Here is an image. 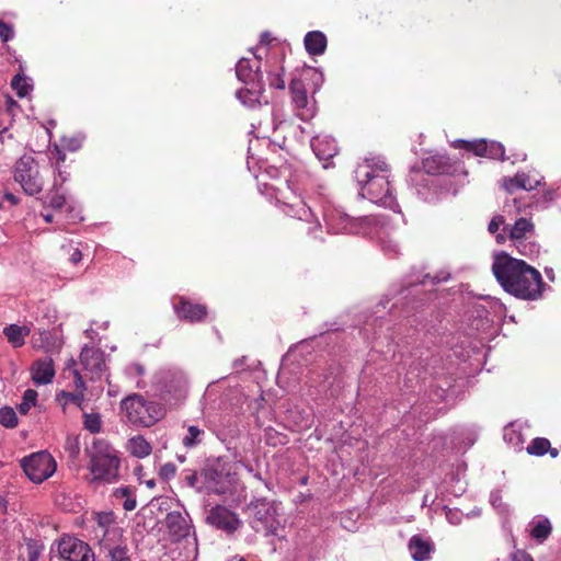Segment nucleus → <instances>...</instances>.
Listing matches in <instances>:
<instances>
[{
    "mask_svg": "<svg viewBox=\"0 0 561 561\" xmlns=\"http://www.w3.org/2000/svg\"><path fill=\"white\" fill-rule=\"evenodd\" d=\"M492 272L506 293L522 300L540 299L547 287L537 268L505 252L494 255Z\"/></svg>",
    "mask_w": 561,
    "mask_h": 561,
    "instance_id": "f257e3e1",
    "label": "nucleus"
},
{
    "mask_svg": "<svg viewBox=\"0 0 561 561\" xmlns=\"http://www.w3.org/2000/svg\"><path fill=\"white\" fill-rule=\"evenodd\" d=\"M362 197L375 204L392 207L396 198L389 180V165L380 157L365 158L354 170Z\"/></svg>",
    "mask_w": 561,
    "mask_h": 561,
    "instance_id": "f03ea898",
    "label": "nucleus"
},
{
    "mask_svg": "<svg viewBox=\"0 0 561 561\" xmlns=\"http://www.w3.org/2000/svg\"><path fill=\"white\" fill-rule=\"evenodd\" d=\"M262 58L254 54V58H241L236 65V75L239 81L247 87L237 91V99L245 106L254 108L262 103L267 104L265 96V82L261 71Z\"/></svg>",
    "mask_w": 561,
    "mask_h": 561,
    "instance_id": "7ed1b4c3",
    "label": "nucleus"
},
{
    "mask_svg": "<svg viewBox=\"0 0 561 561\" xmlns=\"http://www.w3.org/2000/svg\"><path fill=\"white\" fill-rule=\"evenodd\" d=\"M121 410L126 420L135 426L149 427L164 416L162 404L146 400L138 393L124 398L121 402Z\"/></svg>",
    "mask_w": 561,
    "mask_h": 561,
    "instance_id": "20e7f679",
    "label": "nucleus"
},
{
    "mask_svg": "<svg viewBox=\"0 0 561 561\" xmlns=\"http://www.w3.org/2000/svg\"><path fill=\"white\" fill-rule=\"evenodd\" d=\"M90 458V471L93 480L114 483L119 478L121 460L116 450L105 442H95Z\"/></svg>",
    "mask_w": 561,
    "mask_h": 561,
    "instance_id": "39448f33",
    "label": "nucleus"
},
{
    "mask_svg": "<svg viewBox=\"0 0 561 561\" xmlns=\"http://www.w3.org/2000/svg\"><path fill=\"white\" fill-rule=\"evenodd\" d=\"M202 477L205 489L216 494H225L233 482L230 466L221 458L208 459L202 469Z\"/></svg>",
    "mask_w": 561,
    "mask_h": 561,
    "instance_id": "423d86ee",
    "label": "nucleus"
},
{
    "mask_svg": "<svg viewBox=\"0 0 561 561\" xmlns=\"http://www.w3.org/2000/svg\"><path fill=\"white\" fill-rule=\"evenodd\" d=\"M247 511L252 516L251 526L255 531H264L266 536L276 534L278 522L275 502L255 499L248 504Z\"/></svg>",
    "mask_w": 561,
    "mask_h": 561,
    "instance_id": "0eeeda50",
    "label": "nucleus"
},
{
    "mask_svg": "<svg viewBox=\"0 0 561 561\" xmlns=\"http://www.w3.org/2000/svg\"><path fill=\"white\" fill-rule=\"evenodd\" d=\"M14 180L22 186L27 195L42 192L44 180L39 174L38 164L30 154L22 156L14 167Z\"/></svg>",
    "mask_w": 561,
    "mask_h": 561,
    "instance_id": "6e6552de",
    "label": "nucleus"
},
{
    "mask_svg": "<svg viewBox=\"0 0 561 561\" xmlns=\"http://www.w3.org/2000/svg\"><path fill=\"white\" fill-rule=\"evenodd\" d=\"M21 467L34 483H42L54 474L57 463L47 451H37L21 460Z\"/></svg>",
    "mask_w": 561,
    "mask_h": 561,
    "instance_id": "1a4fd4ad",
    "label": "nucleus"
},
{
    "mask_svg": "<svg viewBox=\"0 0 561 561\" xmlns=\"http://www.w3.org/2000/svg\"><path fill=\"white\" fill-rule=\"evenodd\" d=\"M503 231H507L513 245L522 255L531 256L538 253V245L534 242L526 241L527 234L534 231V224L529 219L519 218L513 226H505Z\"/></svg>",
    "mask_w": 561,
    "mask_h": 561,
    "instance_id": "9d476101",
    "label": "nucleus"
},
{
    "mask_svg": "<svg viewBox=\"0 0 561 561\" xmlns=\"http://www.w3.org/2000/svg\"><path fill=\"white\" fill-rule=\"evenodd\" d=\"M58 553L65 561H94V553L91 547L71 536L60 539L58 542Z\"/></svg>",
    "mask_w": 561,
    "mask_h": 561,
    "instance_id": "9b49d317",
    "label": "nucleus"
},
{
    "mask_svg": "<svg viewBox=\"0 0 561 561\" xmlns=\"http://www.w3.org/2000/svg\"><path fill=\"white\" fill-rule=\"evenodd\" d=\"M323 216L328 229L334 233H359L362 222L366 220L351 217L339 209L325 210Z\"/></svg>",
    "mask_w": 561,
    "mask_h": 561,
    "instance_id": "f8f14e48",
    "label": "nucleus"
},
{
    "mask_svg": "<svg viewBox=\"0 0 561 561\" xmlns=\"http://www.w3.org/2000/svg\"><path fill=\"white\" fill-rule=\"evenodd\" d=\"M289 92L296 115L301 121H309L314 116V103L309 101L304 82L298 78H293L289 83Z\"/></svg>",
    "mask_w": 561,
    "mask_h": 561,
    "instance_id": "ddd939ff",
    "label": "nucleus"
},
{
    "mask_svg": "<svg viewBox=\"0 0 561 561\" xmlns=\"http://www.w3.org/2000/svg\"><path fill=\"white\" fill-rule=\"evenodd\" d=\"M206 523L227 534L234 533L241 525L237 514L222 505H216L208 511Z\"/></svg>",
    "mask_w": 561,
    "mask_h": 561,
    "instance_id": "4468645a",
    "label": "nucleus"
},
{
    "mask_svg": "<svg viewBox=\"0 0 561 561\" xmlns=\"http://www.w3.org/2000/svg\"><path fill=\"white\" fill-rule=\"evenodd\" d=\"M164 525L172 541H180L190 536L194 529L190 515L184 512H169L164 519Z\"/></svg>",
    "mask_w": 561,
    "mask_h": 561,
    "instance_id": "2eb2a0df",
    "label": "nucleus"
},
{
    "mask_svg": "<svg viewBox=\"0 0 561 561\" xmlns=\"http://www.w3.org/2000/svg\"><path fill=\"white\" fill-rule=\"evenodd\" d=\"M173 310L180 320L191 323L199 322L207 316L205 305L194 304L184 296L173 298Z\"/></svg>",
    "mask_w": 561,
    "mask_h": 561,
    "instance_id": "dca6fc26",
    "label": "nucleus"
},
{
    "mask_svg": "<svg viewBox=\"0 0 561 561\" xmlns=\"http://www.w3.org/2000/svg\"><path fill=\"white\" fill-rule=\"evenodd\" d=\"M456 144L465 148L467 151L473 152L477 156L505 160V148L501 142H488L485 139H479L473 141L459 139L456 141Z\"/></svg>",
    "mask_w": 561,
    "mask_h": 561,
    "instance_id": "f3484780",
    "label": "nucleus"
},
{
    "mask_svg": "<svg viewBox=\"0 0 561 561\" xmlns=\"http://www.w3.org/2000/svg\"><path fill=\"white\" fill-rule=\"evenodd\" d=\"M80 362L91 380L101 378L105 368L104 353L101 350L84 346L80 353Z\"/></svg>",
    "mask_w": 561,
    "mask_h": 561,
    "instance_id": "a211bd4d",
    "label": "nucleus"
},
{
    "mask_svg": "<svg viewBox=\"0 0 561 561\" xmlns=\"http://www.w3.org/2000/svg\"><path fill=\"white\" fill-rule=\"evenodd\" d=\"M311 148L317 158L323 162V168L325 169L330 167V160L339 152L335 139L329 135L313 137L311 139Z\"/></svg>",
    "mask_w": 561,
    "mask_h": 561,
    "instance_id": "6ab92c4d",
    "label": "nucleus"
},
{
    "mask_svg": "<svg viewBox=\"0 0 561 561\" xmlns=\"http://www.w3.org/2000/svg\"><path fill=\"white\" fill-rule=\"evenodd\" d=\"M289 210L288 214L293 217H297L299 220L307 222L309 226L307 227V232L309 234H312L313 238H320L317 232H321V225L316 219L314 224L312 225V220L314 219V214L311 210V208L302 201L299 199L295 204L288 205Z\"/></svg>",
    "mask_w": 561,
    "mask_h": 561,
    "instance_id": "aec40b11",
    "label": "nucleus"
},
{
    "mask_svg": "<svg viewBox=\"0 0 561 561\" xmlns=\"http://www.w3.org/2000/svg\"><path fill=\"white\" fill-rule=\"evenodd\" d=\"M450 278V274L446 271H440L436 273L435 275L424 274L422 276L410 274L407 276V278L403 280V283L400 285V288L396 289V295H403V297H407L408 295H404L407 290L410 288L415 287L416 285L425 284L427 279L432 282V284H439L442 282H447Z\"/></svg>",
    "mask_w": 561,
    "mask_h": 561,
    "instance_id": "412c9836",
    "label": "nucleus"
},
{
    "mask_svg": "<svg viewBox=\"0 0 561 561\" xmlns=\"http://www.w3.org/2000/svg\"><path fill=\"white\" fill-rule=\"evenodd\" d=\"M72 373H73V376H75L76 390L73 392H68V391H65V390L60 391L57 394V400L59 402H62V400H64V404L72 403L76 407H78L81 410H83L84 391L87 390V387H85V383H84V381L82 379L81 374L77 369H73Z\"/></svg>",
    "mask_w": 561,
    "mask_h": 561,
    "instance_id": "4be33fe9",
    "label": "nucleus"
},
{
    "mask_svg": "<svg viewBox=\"0 0 561 561\" xmlns=\"http://www.w3.org/2000/svg\"><path fill=\"white\" fill-rule=\"evenodd\" d=\"M55 376L54 363L50 357L35 360L32 365V379L37 385H48Z\"/></svg>",
    "mask_w": 561,
    "mask_h": 561,
    "instance_id": "5701e85b",
    "label": "nucleus"
},
{
    "mask_svg": "<svg viewBox=\"0 0 561 561\" xmlns=\"http://www.w3.org/2000/svg\"><path fill=\"white\" fill-rule=\"evenodd\" d=\"M411 180L417 182L415 187L416 194L422 201L427 203H433L436 201L433 187L437 186V180L425 176V174L421 171L414 172L411 176Z\"/></svg>",
    "mask_w": 561,
    "mask_h": 561,
    "instance_id": "b1692460",
    "label": "nucleus"
},
{
    "mask_svg": "<svg viewBox=\"0 0 561 561\" xmlns=\"http://www.w3.org/2000/svg\"><path fill=\"white\" fill-rule=\"evenodd\" d=\"M423 169L427 175L449 174L455 169L445 154H434L423 160Z\"/></svg>",
    "mask_w": 561,
    "mask_h": 561,
    "instance_id": "393cba45",
    "label": "nucleus"
},
{
    "mask_svg": "<svg viewBox=\"0 0 561 561\" xmlns=\"http://www.w3.org/2000/svg\"><path fill=\"white\" fill-rule=\"evenodd\" d=\"M409 551L414 561H427L434 551V545L430 540L423 539L419 535L410 538L408 543Z\"/></svg>",
    "mask_w": 561,
    "mask_h": 561,
    "instance_id": "a878e982",
    "label": "nucleus"
},
{
    "mask_svg": "<svg viewBox=\"0 0 561 561\" xmlns=\"http://www.w3.org/2000/svg\"><path fill=\"white\" fill-rule=\"evenodd\" d=\"M530 537L538 543H543L552 533V525L548 517L538 515L528 524Z\"/></svg>",
    "mask_w": 561,
    "mask_h": 561,
    "instance_id": "bb28decb",
    "label": "nucleus"
},
{
    "mask_svg": "<svg viewBox=\"0 0 561 561\" xmlns=\"http://www.w3.org/2000/svg\"><path fill=\"white\" fill-rule=\"evenodd\" d=\"M539 184L538 180L531 181L530 176L524 172H517L513 178L503 179V188L508 193H513L516 190L531 191Z\"/></svg>",
    "mask_w": 561,
    "mask_h": 561,
    "instance_id": "cd10ccee",
    "label": "nucleus"
},
{
    "mask_svg": "<svg viewBox=\"0 0 561 561\" xmlns=\"http://www.w3.org/2000/svg\"><path fill=\"white\" fill-rule=\"evenodd\" d=\"M306 50L311 56H320L327 49V36L320 31L308 32L304 39Z\"/></svg>",
    "mask_w": 561,
    "mask_h": 561,
    "instance_id": "c85d7f7f",
    "label": "nucleus"
},
{
    "mask_svg": "<svg viewBox=\"0 0 561 561\" xmlns=\"http://www.w3.org/2000/svg\"><path fill=\"white\" fill-rule=\"evenodd\" d=\"M31 333L27 325L9 324L3 329V334L8 342L15 348L21 347L25 343V337Z\"/></svg>",
    "mask_w": 561,
    "mask_h": 561,
    "instance_id": "c756f323",
    "label": "nucleus"
},
{
    "mask_svg": "<svg viewBox=\"0 0 561 561\" xmlns=\"http://www.w3.org/2000/svg\"><path fill=\"white\" fill-rule=\"evenodd\" d=\"M127 449L133 456L137 458H145L151 454L152 447L144 436L138 435L128 440Z\"/></svg>",
    "mask_w": 561,
    "mask_h": 561,
    "instance_id": "7c9ffc66",
    "label": "nucleus"
},
{
    "mask_svg": "<svg viewBox=\"0 0 561 561\" xmlns=\"http://www.w3.org/2000/svg\"><path fill=\"white\" fill-rule=\"evenodd\" d=\"M206 436V432L197 425H188L186 433L182 438V444L186 448H194L201 445Z\"/></svg>",
    "mask_w": 561,
    "mask_h": 561,
    "instance_id": "2f4dec72",
    "label": "nucleus"
},
{
    "mask_svg": "<svg viewBox=\"0 0 561 561\" xmlns=\"http://www.w3.org/2000/svg\"><path fill=\"white\" fill-rule=\"evenodd\" d=\"M182 479L190 488L196 489L198 491L205 488L202 472L198 474L197 471L193 469H185L182 471Z\"/></svg>",
    "mask_w": 561,
    "mask_h": 561,
    "instance_id": "473e14b6",
    "label": "nucleus"
},
{
    "mask_svg": "<svg viewBox=\"0 0 561 561\" xmlns=\"http://www.w3.org/2000/svg\"><path fill=\"white\" fill-rule=\"evenodd\" d=\"M549 444L550 440L548 438L536 437L529 443L526 450L529 455L540 457L547 454L549 450Z\"/></svg>",
    "mask_w": 561,
    "mask_h": 561,
    "instance_id": "72a5a7b5",
    "label": "nucleus"
},
{
    "mask_svg": "<svg viewBox=\"0 0 561 561\" xmlns=\"http://www.w3.org/2000/svg\"><path fill=\"white\" fill-rule=\"evenodd\" d=\"M37 396V392L33 389L25 390L22 402L18 405V411L23 415L27 414L31 408L36 404Z\"/></svg>",
    "mask_w": 561,
    "mask_h": 561,
    "instance_id": "f704fd0d",
    "label": "nucleus"
},
{
    "mask_svg": "<svg viewBox=\"0 0 561 561\" xmlns=\"http://www.w3.org/2000/svg\"><path fill=\"white\" fill-rule=\"evenodd\" d=\"M0 424L7 428H14L18 425V416L11 407L0 409Z\"/></svg>",
    "mask_w": 561,
    "mask_h": 561,
    "instance_id": "c9c22d12",
    "label": "nucleus"
},
{
    "mask_svg": "<svg viewBox=\"0 0 561 561\" xmlns=\"http://www.w3.org/2000/svg\"><path fill=\"white\" fill-rule=\"evenodd\" d=\"M83 425L92 434H96L101 431V417L98 413H84Z\"/></svg>",
    "mask_w": 561,
    "mask_h": 561,
    "instance_id": "e433bc0d",
    "label": "nucleus"
},
{
    "mask_svg": "<svg viewBox=\"0 0 561 561\" xmlns=\"http://www.w3.org/2000/svg\"><path fill=\"white\" fill-rule=\"evenodd\" d=\"M11 87L16 91L18 95L23 98L27 95L31 85L26 82V79L23 75L18 73L13 77L11 81Z\"/></svg>",
    "mask_w": 561,
    "mask_h": 561,
    "instance_id": "4c0bfd02",
    "label": "nucleus"
},
{
    "mask_svg": "<svg viewBox=\"0 0 561 561\" xmlns=\"http://www.w3.org/2000/svg\"><path fill=\"white\" fill-rule=\"evenodd\" d=\"M111 561H127L128 548L126 546H115L108 550Z\"/></svg>",
    "mask_w": 561,
    "mask_h": 561,
    "instance_id": "58836bf2",
    "label": "nucleus"
},
{
    "mask_svg": "<svg viewBox=\"0 0 561 561\" xmlns=\"http://www.w3.org/2000/svg\"><path fill=\"white\" fill-rule=\"evenodd\" d=\"M284 68H280L279 72L268 73L267 80L268 85L273 89L284 90L285 89V80H284Z\"/></svg>",
    "mask_w": 561,
    "mask_h": 561,
    "instance_id": "ea45409f",
    "label": "nucleus"
},
{
    "mask_svg": "<svg viewBox=\"0 0 561 561\" xmlns=\"http://www.w3.org/2000/svg\"><path fill=\"white\" fill-rule=\"evenodd\" d=\"M128 378L141 377L146 373V368L140 363H131L125 368Z\"/></svg>",
    "mask_w": 561,
    "mask_h": 561,
    "instance_id": "a19ab883",
    "label": "nucleus"
},
{
    "mask_svg": "<svg viewBox=\"0 0 561 561\" xmlns=\"http://www.w3.org/2000/svg\"><path fill=\"white\" fill-rule=\"evenodd\" d=\"M176 467L172 462H167L160 467L159 476L161 479L168 481L175 477Z\"/></svg>",
    "mask_w": 561,
    "mask_h": 561,
    "instance_id": "79ce46f5",
    "label": "nucleus"
},
{
    "mask_svg": "<svg viewBox=\"0 0 561 561\" xmlns=\"http://www.w3.org/2000/svg\"><path fill=\"white\" fill-rule=\"evenodd\" d=\"M57 175L54 179L51 191L59 192V188L62 186L65 182L69 179V173L62 171L59 167H56Z\"/></svg>",
    "mask_w": 561,
    "mask_h": 561,
    "instance_id": "37998d69",
    "label": "nucleus"
},
{
    "mask_svg": "<svg viewBox=\"0 0 561 561\" xmlns=\"http://www.w3.org/2000/svg\"><path fill=\"white\" fill-rule=\"evenodd\" d=\"M98 525L102 528H107L114 523V514L112 512H102L96 515Z\"/></svg>",
    "mask_w": 561,
    "mask_h": 561,
    "instance_id": "c03bdc74",
    "label": "nucleus"
},
{
    "mask_svg": "<svg viewBox=\"0 0 561 561\" xmlns=\"http://www.w3.org/2000/svg\"><path fill=\"white\" fill-rule=\"evenodd\" d=\"M55 193L56 194L49 197L47 203L53 209H61L66 205V197L64 194H59L58 192Z\"/></svg>",
    "mask_w": 561,
    "mask_h": 561,
    "instance_id": "a18cd8bd",
    "label": "nucleus"
},
{
    "mask_svg": "<svg viewBox=\"0 0 561 561\" xmlns=\"http://www.w3.org/2000/svg\"><path fill=\"white\" fill-rule=\"evenodd\" d=\"M0 37L3 42H9L14 37L13 27L3 21H0Z\"/></svg>",
    "mask_w": 561,
    "mask_h": 561,
    "instance_id": "49530a36",
    "label": "nucleus"
},
{
    "mask_svg": "<svg viewBox=\"0 0 561 561\" xmlns=\"http://www.w3.org/2000/svg\"><path fill=\"white\" fill-rule=\"evenodd\" d=\"M39 554H41L39 547L33 541L27 542V545H26L27 561H37L39 558Z\"/></svg>",
    "mask_w": 561,
    "mask_h": 561,
    "instance_id": "de8ad7c7",
    "label": "nucleus"
},
{
    "mask_svg": "<svg viewBox=\"0 0 561 561\" xmlns=\"http://www.w3.org/2000/svg\"><path fill=\"white\" fill-rule=\"evenodd\" d=\"M502 225H504V217L502 215L493 216L489 222L488 230L490 233L494 234L499 231Z\"/></svg>",
    "mask_w": 561,
    "mask_h": 561,
    "instance_id": "09e8293b",
    "label": "nucleus"
},
{
    "mask_svg": "<svg viewBox=\"0 0 561 561\" xmlns=\"http://www.w3.org/2000/svg\"><path fill=\"white\" fill-rule=\"evenodd\" d=\"M134 489L131 486H119L113 491V496L116 499H127L133 495Z\"/></svg>",
    "mask_w": 561,
    "mask_h": 561,
    "instance_id": "8fccbe9b",
    "label": "nucleus"
},
{
    "mask_svg": "<svg viewBox=\"0 0 561 561\" xmlns=\"http://www.w3.org/2000/svg\"><path fill=\"white\" fill-rule=\"evenodd\" d=\"M64 142H65V147L69 151H77L82 146V139L81 138H69V139H65Z\"/></svg>",
    "mask_w": 561,
    "mask_h": 561,
    "instance_id": "3c124183",
    "label": "nucleus"
},
{
    "mask_svg": "<svg viewBox=\"0 0 561 561\" xmlns=\"http://www.w3.org/2000/svg\"><path fill=\"white\" fill-rule=\"evenodd\" d=\"M512 561H534L533 557L525 550H516L511 554Z\"/></svg>",
    "mask_w": 561,
    "mask_h": 561,
    "instance_id": "603ef678",
    "label": "nucleus"
},
{
    "mask_svg": "<svg viewBox=\"0 0 561 561\" xmlns=\"http://www.w3.org/2000/svg\"><path fill=\"white\" fill-rule=\"evenodd\" d=\"M51 154L53 158L56 159V167H59V164L66 160V153L58 146H55Z\"/></svg>",
    "mask_w": 561,
    "mask_h": 561,
    "instance_id": "864d4df0",
    "label": "nucleus"
},
{
    "mask_svg": "<svg viewBox=\"0 0 561 561\" xmlns=\"http://www.w3.org/2000/svg\"><path fill=\"white\" fill-rule=\"evenodd\" d=\"M136 506H137V502H136L135 493H133V495H129L127 499H125V501L123 503V507L126 511H133L136 508Z\"/></svg>",
    "mask_w": 561,
    "mask_h": 561,
    "instance_id": "5fc2aeb1",
    "label": "nucleus"
},
{
    "mask_svg": "<svg viewBox=\"0 0 561 561\" xmlns=\"http://www.w3.org/2000/svg\"><path fill=\"white\" fill-rule=\"evenodd\" d=\"M559 194L557 193V191L554 190H548L547 192L543 193L542 195V199L543 202L546 203H551L552 201L556 199V197L558 196Z\"/></svg>",
    "mask_w": 561,
    "mask_h": 561,
    "instance_id": "6e6d98bb",
    "label": "nucleus"
},
{
    "mask_svg": "<svg viewBox=\"0 0 561 561\" xmlns=\"http://www.w3.org/2000/svg\"><path fill=\"white\" fill-rule=\"evenodd\" d=\"M82 260V253L79 249H75L70 255V262L72 264H78Z\"/></svg>",
    "mask_w": 561,
    "mask_h": 561,
    "instance_id": "4d7b16f0",
    "label": "nucleus"
},
{
    "mask_svg": "<svg viewBox=\"0 0 561 561\" xmlns=\"http://www.w3.org/2000/svg\"><path fill=\"white\" fill-rule=\"evenodd\" d=\"M272 41V37H271V33L268 32H263L261 34V37H260V43L263 44V45H267L270 44Z\"/></svg>",
    "mask_w": 561,
    "mask_h": 561,
    "instance_id": "13d9d810",
    "label": "nucleus"
},
{
    "mask_svg": "<svg viewBox=\"0 0 561 561\" xmlns=\"http://www.w3.org/2000/svg\"><path fill=\"white\" fill-rule=\"evenodd\" d=\"M383 251L389 254L390 256H394L398 254V247L397 244H393V245H389V247H383Z\"/></svg>",
    "mask_w": 561,
    "mask_h": 561,
    "instance_id": "bf43d9fd",
    "label": "nucleus"
},
{
    "mask_svg": "<svg viewBox=\"0 0 561 561\" xmlns=\"http://www.w3.org/2000/svg\"><path fill=\"white\" fill-rule=\"evenodd\" d=\"M4 198L9 201L12 205H16L19 203V198L12 193H5Z\"/></svg>",
    "mask_w": 561,
    "mask_h": 561,
    "instance_id": "052dcab7",
    "label": "nucleus"
},
{
    "mask_svg": "<svg viewBox=\"0 0 561 561\" xmlns=\"http://www.w3.org/2000/svg\"><path fill=\"white\" fill-rule=\"evenodd\" d=\"M245 360H247V356H242V357L236 359L233 362V367L237 369L243 367V365L245 364Z\"/></svg>",
    "mask_w": 561,
    "mask_h": 561,
    "instance_id": "680f3d73",
    "label": "nucleus"
},
{
    "mask_svg": "<svg viewBox=\"0 0 561 561\" xmlns=\"http://www.w3.org/2000/svg\"><path fill=\"white\" fill-rule=\"evenodd\" d=\"M245 469L248 470V472H249V473L253 474V477H254L255 479H257V480H262V476H261V473H260L259 471H256V472H255V471L253 470L252 466L247 465V466H245Z\"/></svg>",
    "mask_w": 561,
    "mask_h": 561,
    "instance_id": "e2e57ef3",
    "label": "nucleus"
},
{
    "mask_svg": "<svg viewBox=\"0 0 561 561\" xmlns=\"http://www.w3.org/2000/svg\"><path fill=\"white\" fill-rule=\"evenodd\" d=\"M505 232L506 231H504L503 233H497L496 234L495 239H496L497 243H504L505 242V240H506Z\"/></svg>",
    "mask_w": 561,
    "mask_h": 561,
    "instance_id": "0e129e2a",
    "label": "nucleus"
},
{
    "mask_svg": "<svg viewBox=\"0 0 561 561\" xmlns=\"http://www.w3.org/2000/svg\"><path fill=\"white\" fill-rule=\"evenodd\" d=\"M513 435H516L514 431H505L504 433V439L512 442Z\"/></svg>",
    "mask_w": 561,
    "mask_h": 561,
    "instance_id": "69168bd1",
    "label": "nucleus"
},
{
    "mask_svg": "<svg viewBox=\"0 0 561 561\" xmlns=\"http://www.w3.org/2000/svg\"><path fill=\"white\" fill-rule=\"evenodd\" d=\"M550 454L551 458H557L559 455V451L557 448H552L551 444H549V450L547 451Z\"/></svg>",
    "mask_w": 561,
    "mask_h": 561,
    "instance_id": "338daca9",
    "label": "nucleus"
},
{
    "mask_svg": "<svg viewBox=\"0 0 561 561\" xmlns=\"http://www.w3.org/2000/svg\"><path fill=\"white\" fill-rule=\"evenodd\" d=\"M43 218H44L45 222H48V224L53 222V220H54V216L51 214H45V215H43Z\"/></svg>",
    "mask_w": 561,
    "mask_h": 561,
    "instance_id": "774afa93",
    "label": "nucleus"
}]
</instances>
